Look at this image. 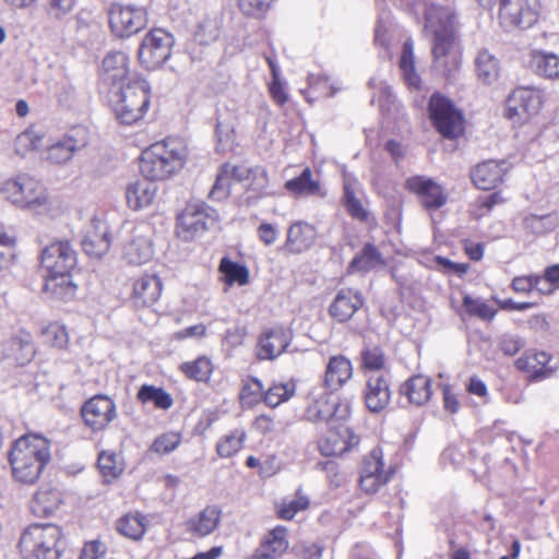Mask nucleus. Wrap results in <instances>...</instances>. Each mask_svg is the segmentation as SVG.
Listing matches in <instances>:
<instances>
[{
    "label": "nucleus",
    "instance_id": "obj_21",
    "mask_svg": "<svg viewBox=\"0 0 559 559\" xmlns=\"http://www.w3.org/2000/svg\"><path fill=\"white\" fill-rule=\"evenodd\" d=\"M147 231L144 226L133 229L131 239L123 248V258L129 264H144L153 258L154 247Z\"/></svg>",
    "mask_w": 559,
    "mask_h": 559
},
{
    "label": "nucleus",
    "instance_id": "obj_18",
    "mask_svg": "<svg viewBox=\"0 0 559 559\" xmlns=\"http://www.w3.org/2000/svg\"><path fill=\"white\" fill-rule=\"evenodd\" d=\"M154 157L158 158L168 175L171 176L185 165L187 158V146L176 138L156 142L150 146Z\"/></svg>",
    "mask_w": 559,
    "mask_h": 559
},
{
    "label": "nucleus",
    "instance_id": "obj_59",
    "mask_svg": "<svg viewBox=\"0 0 559 559\" xmlns=\"http://www.w3.org/2000/svg\"><path fill=\"white\" fill-rule=\"evenodd\" d=\"M181 442V436L177 432H167L157 437L151 449L158 454H168L173 452Z\"/></svg>",
    "mask_w": 559,
    "mask_h": 559
},
{
    "label": "nucleus",
    "instance_id": "obj_47",
    "mask_svg": "<svg viewBox=\"0 0 559 559\" xmlns=\"http://www.w3.org/2000/svg\"><path fill=\"white\" fill-rule=\"evenodd\" d=\"M219 272L223 274L225 283L229 286L234 284L242 286L249 282L248 269L226 257L221 260Z\"/></svg>",
    "mask_w": 559,
    "mask_h": 559
},
{
    "label": "nucleus",
    "instance_id": "obj_49",
    "mask_svg": "<svg viewBox=\"0 0 559 559\" xmlns=\"http://www.w3.org/2000/svg\"><path fill=\"white\" fill-rule=\"evenodd\" d=\"M245 440V430L235 429L217 442L216 452L221 457H230L241 450Z\"/></svg>",
    "mask_w": 559,
    "mask_h": 559
},
{
    "label": "nucleus",
    "instance_id": "obj_19",
    "mask_svg": "<svg viewBox=\"0 0 559 559\" xmlns=\"http://www.w3.org/2000/svg\"><path fill=\"white\" fill-rule=\"evenodd\" d=\"M81 245L87 255L93 258L103 257L110 247L107 223L100 218L93 217L83 231Z\"/></svg>",
    "mask_w": 559,
    "mask_h": 559
},
{
    "label": "nucleus",
    "instance_id": "obj_27",
    "mask_svg": "<svg viewBox=\"0 0 559 559\" xmlns=\"http://www.w3.org/2000/svg\"><path fill=\"white\" fill-rule=\"evenodd\" d=\"M157 190V185L148 179L136 180L129 183L126 189L128 206L133 211H139L152 205L156 198Z\"/></svg>",
    "mask_w": 559,
    "mask_h": 559
},
{
    "label": "nucleus",
    "instance_id": "obj_1",
    "mask_svg": "<svg viewBox=\"0 0 559 559\" xmlns=\"http://www.w3.org/2000/svg\"><path fill=\"white\" fill-rule=\"evenodd\" d=\"M424 31L432 36L435 68L448 79L452 78L460 68V60L452 51L454 15L451 9L436 3L426 4Z\"/></svg>",
    "mask_w": 559,
    "mask_h": 559
},
{
    "label": "nucleus",
    "instance_id": "obj_55",
    "mask_svg": "<svg viewBox=\"0 0 559 559\" xmlns=\"http://www.w3.org/2000/svg\"><path fill=\"white\" fill-rule=\"evenodd\" d=\"M231 181V177L223 165L216 176L209 197L215 201L225 200L230 193Z\"/></svg>",
    "mask_w": 559,
    "mask_h": 559
},
{
    "label": "nucleus",
    "instance_id": "obj_17",
    "mask_svg": "<svg viewBox=\"0 0 559 559\" xmlns=\"http://www.w3.org/2000/svg\"><path fill=\"white\" fill-rule=\"evenodd\" d=\"M359 443V437L347 426L329 427V431L318 442V449L324 456L342 455Z\"/></svg>",
    "mask_w": 559,
    "mask_h": 559
},
{
    "label": "nucleus",
    "instance_id": "obj_13",
    "mask_svg": "<svg viewBox=\"0 0 559 559\" xmlns=\"http://www.w3.org/2000/svg\"><path fill=\"white\" fill-rule=\"evenodd\" d=\"M76 262V252L69 241H55L41 252V266L49 274H69Z\"/></svg>",
    "mask_w": 559,
    "mask_h": 559
},
{
    "label": "nucleus",
    "instance_id": "obj_6",
    "mask_svg": "<svg viewBox=\"0 0 559 559\" xmlns=\"http://www.w3.org/2000/svg\"><path fill=\"white\" fill-rule=\"evenodd\" d=\"M429 116L444 138L455 139L463 133V116L447 97L439 94L430 97Z\"/></svg>",
    "mask_w": 559,
    "mask_h": 559
},
{
    "label": "nucleus",
    "instance_id": "obj_8",
    "mask_svg": "<svg viewBox=\"0 0 559 559\" xmlns=\"http://www.w3.org/2000/svg\"><path fill=\"white\" fill-rule=\"evenodd\" d=\"M500 24L506 29L528 28L539 17V0H497Z\"/></svg>",
    "mask_w": 559,
    "mask_h": 559
},
{
    "label": "nucleus",
    "instance_id": "obj_3",
    "mask_svg": "<svg viewBox=\"0 0 559 559\" xmlns=\"http://www.w3.org/2000/svg\"><path fill=\"white\" fill-rule=\"evenodd\" d=\"M64 543L53 524H32L21 534L19 550L23 559H60Z\"/></svg>",
    "mask_w": 559,
    "mask_h": 559
},
{
    "label": "nucleus",
    "instance_id": "obj_54",
    "mask_svg": "<svg viewBox=\"0 0 559 559\" xmlns=\"http://www.w3.org/2000/svg\"><path fill=\"white\" fill-rule=\"evenodd\" d=\"M44 342L57 348H64L69 342L66 328L59 323H50L43 330Z\"/></svg>",
    "mask_w": 559,
    "mask_h": 559
},
{
    "label": "nucleus",
    "instance_id": "obj_58",
    "mask_svg": "<svg viewBox=\"0 0 559 559\" xmlns=\"http://www.w3.org/2000/svg\"><path fill=\"white\" fill-rule=\"evenodd\" d=\"M331 408V421L329 427H340L341 425H344V421H346L352 414L349 403L341 401L338 396L334 394L332 397Z\"/></svg>",
    "mask_w": 559,
    "mask_h": 559
},
{
    "label": "nucleus",
    "instance_id": "obj_30",
    "mask_svg": "<svg viewBox=\"0 0 559 559\" xmlns=\"http://www.w3.org/2000/svg\"><path fill=\"white\" fill-rule=\"evenodd\" d=\"M353 376V367L345 356H333L330 358L324 377V384L331 392L343 386Z\"/></svg>",
    "mask_w": 559,
    "mask_h": 559
},
{
    "label": "nucleus",
    "instance_id": "obj_37",
    "mask_svg": "<svg viewBox=\"0 0 559 559\" xmlns=\"http://www.w3.org/2000/svg\"><path fill=\"white\" fill-rule=\"evenodd\" d=\"M399 67L406 85L412 90H419L421 80L416 71L414 41L411 38L403 44Z\"/></svg>",
    "mask_w": 559,
    "mask_h": 559
},
{
    "label": "nucleus",
    "instance_id": "obj_64",
    "mask_svg": "<svg viewBox=\"0 0 559 559\" xmlns=\"http://www.w3.org/2000/svg\"><path fill=\"white\" fill-rule=\"evenodd\" d=\"M524 341L513 334H503L500 336L498 345L502 353L507 356H514L524 347Z\"/></svg>",
    "mask_w": 559,
    "mask_h": 559
},
{
    "label": "nucleus",
    "instance_id": "obj_35",
    "mask_svg": "<svg viewBox=\"0 0 559 559\" xmlns=\"http://www.w3.org/2000/svg\"><path fill=\"white\" fill-rule=\"evenodd\" d=\"M549 360L550 356L545 352H526L515 360V367L531 373L534 380H539L550 376L551 368L547 367Z\"/></svg>",
    "mask_w": 559,
    "mask_h": 559
},
{
    "label": "nucleus",
    "instance_id": "obj_50",
    "mask_svg": "<svg viewBox=\"0 0 559 559\" xmlns=\"http://www.w3.org/2000/svg\"><path fill=\"white\" fill-rule=\"evenodd\" d=\"M44 134L35 128H29L20 133L15 141V152L25 155L28 152L37 151L43 146Z\"/></svg>",
    "mask_w": 559,
    "mask_h": 559
},
{
    "label": "nucleus",
    "instance_id": "obj_2",
    "mask_svg": "<svg viewBox=\"0 0 559 559\" xmlns=\"http://www.w3.org/2000/svg\"><path fill=\"white\" fill-rule=\"evenodd\" d=\"M49 461L50 443L39 435L19 438L9 453L12 474L24 484H34Z\"/></svg>",
    "mask_w": 559,
    "mask_h": 559
},
{
    "label": "nucleus",
    "instance_id": "obj_43",
    "mask_svg": "<svg viewBox=\"0 0 559 559\" xmlns=\"http://www.w3.org/2000/svg\"><path fill=\"white\" fill-rule=\"evenodd\" d=\"M136 399L143 404L153 403L156 408L164 411L169 409L174 404L168 392L152 384H143L138 391Z\"/></svg>",
    "mask_w": 559,
    "mask_h": 559
},
{
    "label": "nucleus",
    "instance_id": "obj_53",
    "mask_svg": "<svg viewBox=\"0 0 559 559\" xmlns=\"http://www.w3.org/2000/svg\"><path fill=\"white\" fill-rule=\"evenodd\" d=\"M463 307L471 316L478 317L483 320H492L497 313L496 309L489 306L487 302L479 299H474L466 295L463 298Z\"/></svg>",
    "mask_w": 559,
    "mask_h": 559
},
{
    "label": "nucleus",
    "instance_id": "obj_15",
    "mask_svg": "<svg viewBox=\"0 0 559 559\" xmlns=\"http://www.w3.org/2000/svg\"><path fill=\"white\" fill-rule=\"evenodd\" d=\"M405 188L417 194L421 205L427 210H438L442 207L448 195L440 185L433 179L425 176H413L406 179Z\"/></svg>",
    "mask_w": 559,
    "mask_h": 559
},
{
    "label": "nucleus",
    "instance_id": "obj_60",
    "mask_svg": "<svg viewBox=\"0 0 559 559\" xmlns=\"http://www.w3.org/2000/svg\"><path fill=\"white\" fill-rule=\"evenodd\" d=\"M361 360L365 369L380 370L383 368L385 357L380 347H370L361 352Z\"/></svg>",
    "mask_w": 559,
    "mask_h": 559
},
{
    "label": "nucleus",
    "instance_id": "obj_5",
    "mask_svg": "<svg viewBox=\"0 0 559 559\" xmlns=\"http://www.w3.org/2000/svg\"><path fill=\"white\" fill-rule=\"evenodd\" d=\"M150 84L143 79L129 80L126 86L114 91V111L120 123L130 126L143 118L150 106Z\"/></svg>",
    "mask_w": 559,
    "mask_h": 559
},
{
    "label": "nucleus",
    "instance_id": "obj_33",
    "mask_svg": "<svg viewBox=\"0 0 559 559\" xmlns=\"http://www.w3.org/2000/svg\"><path fill=\"white\" fill-rule=\"evenodd\" d=\"M400 393L407 397L409 404L421 406L431 396V380L423 374L414 376L401 385Z\"/></svg>",
    "mask_w": 559,
    "mask_h": 559
},
{
    "label": "nucleus",
    "instance_id": "obj_52",
    "mask_svg": "<svg viewBox=\"0 0 559 559\" xmlns=\"http://www.w3.org/2000/svg\"><path fill=\"white\" fill-rule=\"evenodd\" d=\"M263 394L262 382L257 378H251L243 382L239 393V399L242 405L253 406L260 402Z\"/></svg>",
    "mask_w": 559,
    "mask_h": 559
},
{
    "label": "nucleus",
    "instance_id": "obj_42",
    "mask_svg": "<svg viewBox=\"0 0 559 559\" xmlns=\"http://www.w3.org/2000/svg\"><path fill=\"white\" fill-rule=\"evenodd\" d=\"M44 289L58 299H68L74 295L75 285L71 282L69 274H49L47 273Z\"/></svg>",
    "mask_w": 559,
    "mask_h": 559
},
{
    "label": "nucleus",
    "instance_id": "obj_14",
    "mask_svg": "<svg viewBox=\"0 0 559 559\" xmlns=\"http://www.w3.org/2000/svg\"><path fill=\"white\" fill-rule=\"evenodd\" d=\"M81 414L87 427L99 431L116 418V404L106 395H95L83 404Z\"/></svg>",
    "mask_w": 559,
    "mask_h": 559
},
{
    "label": "nucleus",
    "instance_id": "obj_4",
    "mask_svg": "<svg viewBox=\"0 0 559 559\" xmlns=\"http://www.w3.org/2000/svg\"><path fill=\"white\" fill-rule=\"evenodd\" d=\"M1 193L13 204L35 214H46L51 207L44 186L28 175H20L3 182Z\"/></svg>",
    "mask_w": 559,
    "mask_h": 559
},
{
    "label": "nucleus",
    "instance_id": "obj_16",
    "mask_svg": "<svg viewBox=\"0 0 559 559\" xmlns=\"http://www.w3.org/2000/svg\"><path fill=\"white\" fill-rule=\"evenodd\" d=\"M293 340V332L283 326H275L264 330L257 345V357L259 360H274L282 355Z\"/></svg>",
    "mask_w": 559,
    "mask_h": 559
},
{
    "label": "nucleus",
    "instance_id": "obj_46",
    "mask_svg": "<svg viewBox=\"0 0 559 559\" xmlns=\"http://www.w3.org/2000/svg\"><path fill=\"white\" fill-rule=\"evenodd\" d=\"M180 370L189 379L198 382H207L213 372V365L210 358L200 356L192 361L181 364Z\"/></svg>",
    "mask_w": 559,
    "mask_h": 559
},
{
    "label": "nucleus",
    "instance_id": "obj_38",
    "mask_svg": "<svg viewBox=\"0 0 559 559\" xmlns=\"http://www.w3.org/2000/svg\"><path fill=\"white\" fill-rule=\"evenodd\" d=\"M285 189L294 195H324L319 180L313 179L309 167L305 168L298 177L287 180Z\"/></svg>",
    "mask_w": 559,
    "mask_h": 559
},
{
    "label": "nucleus",
    "instance_id": "obj_39",
    "mask_svg": "<svg viewBox=\"0 0 559 559\" xmlns=\"http://www.w3.org/2000/svg\"><path fill=\"white\" fill-rule=\"evenodd\" d=\"M528 64L530 68L540 76L559 79V57L555 53L533 51Z\"/></svg>",
    "mask_w": 559,
    "mask_h": 559
},
{
    "label": "nucleus",
    "instance_id": "obj_48",
    "mask_svg": "<svg viewBox=\"0 0 559 559\" xmlns=\"http://www.w3.org/2000/svg\"><path fill=\"white\" fill-rule=\"evenodd\" d=\"M296 391V384L293 381L285 383H273L263 394V401L270 407H276L288 401Z\"/></svg>",
    "mask_w": 559,
    "mask_h": 559
},
{
    "label": "nucleus",
    "instance_id": "obj_31",
    "mask_svg": "<svg viewBox=\"0 0 559 559\" xmlns=\"http://www.w3.org/2000/svg\"><path fill=\"white\" fill-rule=\"evenodd\" d=\"M62 501V493L59 489L43 486L35 492L31 510L36 516H49L60 508Z\"/></svg>",
    "mask_w": 559,
    "mask_h": 559
},
{
    "label": "nucleus",
    "instance_id": "obj_44",
    "mask_svg": "<svg viewBox=\"0 0 559 559\" xmlns=\"http://www.w3.org/2000/svg\"><path fill=\"white\" fill-rule=\"evenodd\" d=\"M146 519L140 513H128L117 521L118 532L130 538L138 540L142 538L146 528Z\"/></svg>",
    "mask_w": 559,
    "mask_h": 559
},
{
    "label": "nucleus",
    "instance_id": "obj_34",
    "mask_svg": "<svg viewBox=\"0 0 559 559\" xmlns=\"http://www.w3.org/2000/svg\"><path fill=\"white\" fill-rule=\"evenodd\" d=\"M385 265V259L379 250V248L367 242L362 249L353 258L349 263V271L368 273L370 271L383 267Z\"/></svg>",
    "mask_w": 559,
    "mask_h": 559
},
{
    "label": "nucleus",
    "instance_id": "obj_57",
    "mask_svg": "<svg viewBox=\"0 0 559 559\" xmlns=\"http://www.w3.org/2000/svg\"><path fill=\"white\" fill-rule=\"evenodd\" d=\"M97 463L104 477L116 478L122 472V466L112 452L103 451L98 455Z\"/></svg>",
    "mask_w": 559,
    "mask_h": 559
},
{
    "label": "nucleus",
    "instance_id": "obj_28",
    "mask_svg": "<svg viewBox=\"0 0 559 559\" xmlns=\"http://www.w3.org/2000/svg\"><path fill=\"white\" fill-rule=\"evenodd\" d=\"M222 510L217 506H207L186 523L187 532L197 537L212 534L218 526Z\"/></svg>",
    "mask_w": 559,
    "mask_h": 559
},
{
    "label": "nucleus",
    "instance_id": "obj_9",
    "mask_svg": "<svg viewBox=\"0 0 559 559\" xmlns=\"http://www.w3.org/2000/svg\"><path fill=\"white\" fill-rule=\"evenodd\" d=\"M175 40L170 33L154 28L143 38L139 48V60L147 70L162 66L171 56Z\"/></svg>",
    "mask_w": 559,
    "mask_h": 559
},
{
    "label": "nucleus",
    "instance_id": "obj_20",
    "mask_svg": "<svg viewBox=\"0 0 559 559\" xmlns=\"http://www.w3.org/2000/svg\"><path fill=\"white\" fill-rule=\"evenodd\" d=\"M129 74V58L122 51H111L103 60L100 81L110 91L126 86Z\"/></svg>",
    "mask_w": 559,
    "mask_h": 559
},
{
    "label": "nucleus",
    "instance_id": "obj_61",
    "mask_svg": "<svg viewBox=\"0 0 559 559\" xmlns=\"http://www.w3.org/2000/svg\"><path fill=\"white\" fill-rule=\"evenodd\" d=\"M360 475H388L383 471V462L380 450L374 449L368 456L365 457Z\"/></svg>",
    "mask_w": 559,
    "mask_h": 559
},
{
    "label": "nucleus",
    "instance_id": "obj_11",
    "mask_svg": "<svg viewBox=\"0 0 559 559\" xmlns=\"http://www.w3.org/2000/svg\"><path fill=\"white\" fill-rule=\"evenodd\" d=\"M217 219V211L204 202L188 203L178 216L179 233L185 239L192 238L194 235L209 229Z\"/></svg>",
    "mask_w": 559,
    "mask_h": 559
},
{
    "label": "nucleus",
    "instance_id": "obj_7",
    "mask_svg": "<svg viewBox=\"0 0 559 559\" xmlns=\"http://www.w3.org/2000/svg\"><path fill=\"white\" fill-rule=\"evenodd\" d=\"M543 106V95L533 87H518L507 99L504 116L513 124L526 123Z\"/></svg>",
    "mask_w": 559,
    "mask_h": 559
},
{
    "label": "nucleus",
    "instance_id": "obj_51",
    "mask_svg": "<svg viewBox=\"0 0 559 559\" xmlns=\"http://www.w3.org/2000/svg\"><path fill=\"white\" fill-rule=\"evenodd\" d=\"M344 205L348 214L360 222L368 218V211L362 206L360 200L356 197L352 185L348 181L344 183Z\"/></svg>",
    "mask_w": 559,
    "mask_h": 559
},
{
    "label": "nucleus",
    "instance_id": "obj_26",
    "mask_svg": "<svg viewBox=\"0 0 559 559\" xmlns=\"http://www.w3.org/2000/svg\"><path fill=\"white\" fill-rule=\"evenodd\" d=\"M506 163L497 160H486L478 164L471 173V178L475 187L481 190L495 189L506 175Z\"/></svg>",
    "mask_w": 559,
    "mask_h": 559
},
{
    "label": "nucleus",
    "instance_id": "obj_40",
    "mask_svg": "<svg viewBox=\"0 0 559 559\" xmlns=\"http://www.w3.org/2000/svg\"><path fill=\"white\" fill-rule=\"evenodd\" d=\"M333 392H323L310 403L305 411V418L311 423H325L328 426L331 421V406Z\"/></svg>",
    "mask_w": 559,
    "mask_h": 559
},
{
    "label": "nucleus",
    "instance_id": "obj_41",
    "mask_svg": "<svg viewBox=\"0 0 559 559\" xmlns=\"http://www.w3.org/2000/svg\"><path fill=\"white\" fill-rule=\"evenodd\" d=\"M523 227L526 231L536 236L551 233L559 227V216L557 213L528 214L523 218Z\"/></svg>",
    "mask_w": 559,
    "mask_h": 559
},
{
    "label": "nucleus",
    "instance_id": "obj_25",
    "mask_svg": "<svg viewBox=\"0 0 559 559\" xmlns=\"http://www.w3.org/2000/svg\"><path fill=\"white\" fill-rule=\"evenodd\" d=\"M287 548V530L283 526H276L265 535L249 559H277Z\"/></svg>",
    "mask_w": 559,
    "mask_h": 559
},
{
    "label": "nucleus",
    "instance_id": "obj_23",
    "mask_svg": "<svg viewBox=\"0 0 559 559\" xmlns=\"http://www.w3.org/2000/svg\"><path fill=\"white\" fill-rule=\"evenodd\" d=\"M391 400L389 381L383 376H371L366 382L364 401L366 407L374 414L386 408Z\"/></svg>",
    "mask_w": 559,
    "mask_h": 559
},
{
    "label": "nucleus",
    "instance_id": "obj_56",
    "mask_svg": "<svg viewBox=\"0 0 559 559\" xmlns=\"http://www.w3.org/2000/svg\"><path fill=\"white\" fill-rule=\"evenodd\" d=\"M276 0H238L240 11L251 17L261 19Z\"/></svg>",
    "mask_w": 559,
    "mask_h": 559
},
{
    "label": "nucleus",
    "instance_id": "obj_45",
    "mask_svg": "<svg viewBox=\"0 0 559 559\" xmlns=\"http://www.w3.org/2000/svg\"><path fill=\"white\" fill-rule=\"evenodd\" d=\"M154 153L151 147L144 150L141 154L140 171L145 179L152 182L156 180H164L169 177L167 170L164 168L158 158L153 156Z\"/></svg>",
    "mask_w": 559,
    "mask_h": 559
},
{
    "label": "nucleus",
    "instance_id": "obj_24",
    "mask_svg": "<svg viewBox=\"0 0 559 559\" xmlns=\"http://www.w3.org/2000/svg\"><path fill=\"white\" fill-rule=\"evenodd\" d=\"M162 294V282L155 274H145L134 281L131 300L135 307H148L155 304Z\"/></svg>",
    "mask_w": 559,
    "mask_h": 559
},
{
    "label": "nucleus",
    "instance_id": "obj_32",
    "mask_svg": "<svg viewBox=\"0 0 559 559\" xmlns=\"http://www.w3.org/2000/svg\"><path fill=\"white\" fill-rule=\"evenodd\" d=\"M314 239V228L310 224L299 221L289 226L285 248L290 253H300L309 249Z\"/></svg>",
    "mask_w": 559,
    "mask_h": 559
},
{
    "label": "nucleus",
    "instance_id": "obj_36",
    "mask_svg": "<svg viewBox=\"0 0 559 559\" xmlns=\"http://www.w3.org/2000/svg\"><path fill=\"white\" fill-rule=\"evenodd\" d=\"M475 72L481 83L490 85L499 78L500 62L488 49H480L475 57Z\"/></svg>",
    "mask_w": 559,
    "mask_h": 559
},
{
    "label": "nucleus",
    "instance_id": "obj_63",
    "mask_svg": "<svg viewBox=\"0 0 559 559\" xmlns=\"http://www.w3.org/2000/svg\"><path fill=\"white\" fill-rule=\"evenodd\" d=\"M539 283H544L539 275L515 276L511 282V288L518 294H528L534 290Z\"/></svg>",
    "mask_w": 559,
    "mask_h": 559
},
{
    "label": "nucleus",
    "instance_id": "obj_22",
    "mask_svg": "<svg viewBox=\"0 0 559 559\" xmlns=\"http://www.w3.org/2000/svg\"><path fill=\"white\" fill-rule=\"evenodd\" d=\"M364 305L362 295L353 288H342L337 292L329 307L330 316L337 322H347Z\"/></svg>",
    "mask_w": 559,
    "mask_h": 559
},
{
    "label": "nucleus",
    "instance_id": "obj_62",
    "mask_svg": "<svg viewBox=\"0 0 559 559\" xmlns=\"http://www.w3.org/2000/svg\"><path fill=\"white\" fill-rule=\"evenodd\" d=\"M309 504L306 497H297L289 501H283L278 508V516L283 520H292L296 513L305 510Z\"/></svg>",
    "mask_w": 559,
    "mask_h": 559
},
{
    "label": "nucleus",
    "instance_id": "obj_10",
    "mask_svg": "<svg viewBox=\"0 0 559 559\" xmlns=\"http://www.w3.org/2000/svg\"><path fill=\"white\" fill-rule=\"evenodd\" d=\"M91 141V132L84 126H76L46 148L45 158L53 164H66L76 152L84 150Z\"/></svg>",
    "mask_w": 559,
    "mask_h": 559
},
{
    "label": "nucleus",
    "instance_id": "obj_29",
    "mask_svg": "<svg viewBox=\"0 0 559 559\" xmlns=\"http://www.w3.org/2000/svg\"><path fill=\"white\" fill-rule=\"evenodd\" d=\"M35 349L28 333L22 332L13 335L4 343L3 356L17 365H25L34 357Z\"/></svg>",
    "mask_w": 559,
    "mask_h": 559
},
{
    "label": "nucleus",
    "instance_id": "obj_12",
    "mask_svg": "<svg viewBox=\"0 0 559 559\" xmlns=\"http://www.w3.org/2000/svg\"><path fill=\"white\" fill-rule=\"evenodd\" d=\"M147 14L143 8L114 4L109 11V25L114 34L129 37L146 26Z\"/></svg>",
    "mask_w": 559,
    "mask_h": 559
}]
</instances>
